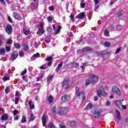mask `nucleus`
Wrapping results in <instances>:
<instances>
[{"label": "nucleus", "instance_id": "nucleus-20", "mask_svg": "<svg viewBox=\"0 0 128 128\" xmlns=\"http://www.w3.org/2000/svg\"><path fill=\"white\" fill-rule=\"evenodd\" d=\"M35 118L34 116V114H30V117L28 118L29 122H32V120H34Z\"/></svg>", "mask_w": 128, "mask_h": 128}, {"label": "nucleus", "instance_id": "nucleus-55", "mask_svg": "<svg viewBox=\"0 0 128 128\" xmlns=\"http://www.w3.org/2000/svg\"><path fill=\"white\" fill-rule=\"evenodd\" d=\"M117 29L118 30H122V26H120V25L118 26Z\"/></svg>", "mask_w": 128, "mask_h": 128}, {"label": "nucleus", "instance_id": "nucleus-59", "mask_svg": "<svg viewBox=\"0 0 128 128\" xmlns=\"http://www.w3.org/2000/svg\"><path fill=\"white\" fill-rule=\"evenodd\" d=\"M15 96H20V92H16Z\"/></svg>", "mask_w": 128, "mask_h": 128}, {"label": "nucleus", "instance_id": "nucleus-14", "mask_svg": "<svg viewBox=\"0 0 128 128\" xmlns=\"http://www.w3.org/2000/svg\"><path fill=\"white\" fill-rule=\"evenodd\" d=\"M8 114H3L1 116V120H8Z\"/></svg>", "mask_w": 128, "mask_h": 128}, {"label": "nucleus", "instance_id": "nucleus-17", "mask_svg": "<svg viewBox=\"0 0 128 128\" xmlns=\"http://www.w3.org/2000/svg\"><path fill=\"white\" fill-rule=\"evenodd\" d=\"M54 97L52 96H50L48 97V102L49 104H52L54 102Z\"/></svg>", "mask_w": 128, "mask_h": 128}, {"label": "nucleus", "instance_id": "nucleus-9", "mask_svg": "<svg viewBox=\"0 0 128 128\" xmlns=\"http://www.w3.org/2000/svg\"><path fill=\"white\" fill-rule=\"evenodd\" d=\"M46 120H48V116H46V114H44L42 117V123L43 126H46Z\"/></svg>", "mask_w": 128, "mask_h": 128}, {"label": "nucleus", "instance_id": "nucleus-53", "mask_svg": "<svg viewBox=\"0 0 128 128\" xmlns=\"http://www.w3.org/2000/svg\"><path fill=\"white\" fill-rule=\"evenodd\" d=\"M60 128H66V126L64 124H61L60 125Z\"/></svg>", "mask_w": 128, "mask_h": 128}, {"label": "nucleus", "instance_id": "nucleus-37", "mask_svg": "<svg viewBox=\"0 0 128 128\" xmlns=\"http://www.w3.org/2000/svg\"><path fill=\"white\" fill-rule=\"evenodd\" d=\"M104 46H106V48H108V46H110V43L108 42H105Z\"/></svg>", "mask_w": 128, "mask_h": 128}, {"label": "nucleus", "instance_id": "nucleus-41", "mask_svg": "<svg viewBox=\"0 0 128 128\" xmlns=\"http://www.w3.org/2000/svg\"><path fill=\"white\" fill-rule=\"evenodd\" d=\"M19 56H24V52H23L20 51L19 52Z\"/></svg>", "mask_w": 128, "mask_h": 128}, {"label": "nucleus", "instance_id": "nucleus-40", "mask_svg": "<svg viewBox=\"0 0 128 128\" xmlns=\"http://www.w3.org/2000/svg\"><path fill=\"white\" fill-rule=\"evenodd\" d=\"M12 42V39H8L7 40V44H10Z\"/></svg>", "mask_w": 128, "mask_h": 128}, {"label": "nucleus", "instance_id": "nucleus-61", "mask_svg": "<svg viewBox=\"0 0 128 128\" xmlns=\"http://www.w3.org/2000/svg\"><path fill=\"white\" fill-rule=\"evenodd\" d=\"M40 70H46V68H44V66H42L40 67Z\"/></svg>", "mask_w": 128, "mask_h": 128}, {"label": "nucleus", "instance_id": "nucleus-60", "mask_svg": "<svg viewBox=\"0 0 128 128\" xmlns=\"http://www.w3.org/2000/svg\"><path fill=\"white\" fill-rule=\"evenodd\" d=\"M114 4V0H112L110 2V6H112V4Z\"/></svg>", "mask_w": 128, "mask_h": 128}, {"label": "nucleus", "instance_id": "nucleus-25", "mask_svg": "<svg viewBox=\"0 0 128 128\" xmlns=\"http://www.w3.org/2000/svg\"><path fill=\"white\" fill-rule=\"evenodd\" d=\"M62 64H60L56 68V72H58V70H60V68H62Z\"/></svg>", "mask_w": 128, "mask_h": 128}, {"label": "nucleus", "instance_id": "nucleus-3", "mask_svg": "<svg viewBox=\"0 0 128 128\" xmlns=\"http://www.w3.org/2000/svg\"><path fill=\"white\" fill-rule=\"evenodd\" d=\"M111 94H116L118 96H122V92L120 88L116 86H113L112 88Z\"/></svg>", "mask_w": 128, "mask_h": 128}, {"label": "nucleus", "instance_id": "nucleus-30", "mask_svg": "<svg viewBox=\"0 0 128 128\" xmlns=\"http://www.w3.org/2000/svg\"><path fill=\"white\" fill-rule=\"evenodd\" d=\"M40 53H36V54H34L33 56H32L31 58H40Z\"/></svg>", "mask_w": 128, "mask_h": 128}, {"label": "nucleus", "instance_id": "nucleus-36", "mask_svg": "<svg viewBox=\"0 0 128 128\" xmlns=\"http://www.w3.org/2000/svg\"><path fill=\"white\" fill-rule=\"evenodd\" d=\"M70 18L72 22H74V16L73 14L70 15Z\"/></svg>", "mask_w": 128, "mask_h": 128}, {"label": "nucleus", "instance_id": "nucleus-12", "mask_svg": "<svg viewBox=\"0 0 128 128\" xmlns=\"http://www.w3.org/2000/svg\"><path fill=\"white\" fill-rule=\"evenodd\" d=\"M13 16L15 20H22V16L18 14L14 13Z\"/></svg>", "mask_w": 128, "mask_h": 128}, {"label": "nucleus", "instance_id": "nucleus-63", "mask_svg": "<svg viewBox=\"0 0 128 128\" xmlns=\"http://www.w3.org/2000/svg\"><path fill=\"white\" fill-rule=\"evenodd\" d=\"M80 68H82V70L84 69V64L82 66H81Z\"/></svg>", "mask_w": 128, "mask_h": 128}, {"label": "nucleus", "instance_id": "nucleus-29", "mask_svg": "<svg viewBox=\"0 0 128 128\" xmlns=\"http://www.w3.org/2000/svg\"><path fill=\"white\" fill-rule=\"evenodd\" d=\"M4 82H6V80H10V77L8 76H4L2 78Z\"/></svg>", "mask_w": 128, "mask_h": 128}, {"label": "nucleus", "instance_id": "nucleus-28", "mask_svg": "<svg viewBox=\"0 0 128 128\" xmlns=\"http://www.w3.org/2000/svg\"><path fill=\"white\" fill-rule=\"evenodd\" d=\"M24 50L25 52H28L30 48H28V45H24Z\"/></svg>", "mask_w": 128, "mask_h": 128}, {"label": "nucleus", "instance_id": "nucleus-13", "mask_svg": "<svg viewBox=\"0 0 128 128\" xmlns=\"http://www.w3.org/2000/svg\"><path fill=\"white\" fill-rule=\"evenodd\" d=\"M28 106H29L30 110H34V103L32 102V100H29Z\"/></svg>", "mask_w": 128, "mask_h": 128}, {"label": "nucleus", "instance_id": "nucleus-45", "mask_svg": "<svg viewBox=\"0 0 128 128\" xmlns=\"http://www.w3.org/2000/svg\"><path fill=\"white\" fill-rule=\"evenodd\" d=\"M10 92V88L8 87H6L5 90V92L6 94H8Z\"/></svg>", "mask_w": 128, "mask_h": 128}, {"label": "nucleus", "instance_id": "nucleus-57", "mask_svg": "<svg viewBox=\"0 0 128 128\" xmlns=\"http://www.w3.org/2000/svg\"><path fill=\"white\" fill-rule=\"evenodd\" d=\"M14 118L16 120H18V116L16 115L14 116Z\"/></svg>", "mask_w": 128, "mask_h": 128}, {"label": "nucleus", "instance_id": "nucleus-18", "mask_svg": "<svg viewBox=\"0 0 128 128\" xmlns=\"http://www.w3.org/2000/svg\"><path fill=\"white\" fill-rule=\"evenodd\" d=\"M6 54V49L4 48H2L0 49V56H2V54Z\"/></svg>", "mask_w": 128, "mask_h": 128}, {"label": "nucleus", "instance_id": "nucleus-43", "mask_svg": "<svg viewBox=\"0 0 128 128\" xmlns=\"http://www.w3.org/2000/svg\"><path fill=\"white\" fill-rule=\"evenodd\" d=\"M61 100L63 102H66V96H62Z\"/></svg>", "mask_w": 128, "mask_h": 128}, {"label": "nucleus", "instance_id": "nucleus-22", "mask_svg": "<svg viewBox=\"0 0 128 128\" xmlns=\"http://www.w3.org/2000/svg\"><path fill=\"white\" fill-rule=\"evenodd\" d=\"M93 106L92 104L90 103L86 106V110H90V108H92Z\"/></svg>", "mask_w": 128, "mask_h": 128}, {"label": "nucleus", "instance_id": "nucleus-47", "mask_svg": "<svg viewBox=\"0 0 128 128\" xmlns=\"http://www.w3.org/2000/svg\"><path fill=\"white\" fill-rule=\"evenodd\" d=\"M22 80H24L25 82H28V78H26V76H22Z\"/></svg>", "mask_w": 128, "mask_h": 128}, {"label": "nucleus", "instance_id": "nucleus-39", "mask_svg": "<svg viewBox=\"0 0 128 128\" xmlns=\"http://www.w3.org/2000/svg\"><path fill=\"white\" fill-rule=\"evenodd\" d=\"M66 100H70V95H66Z\"/></svg>", "mask_w": 128, "mask_h": 128}, {"label": "nucleus", "instance_id": "nucleus-6", "mask_svg": "<svg viewBox=\"0 0 128 128\" xmlns=\"http://www.w3.org/2000/svg\"><path fill=\"white\" fill-rule=\"evenodd\" d=\"M76 94L77 96H80L83 98V100H85L84 93V92H80V88L78 86L76 87Z\"/></svg>", "mask_w": 128, "mask_h": 128}, {"label": "nucleus", "instance_id": "nucleus-2", "mask_svg": "<svg viewBox=\"0 0 128 128\" xmlns=\"http://www.w3.org/2000/svg\"><path fill=\"white\" fill-rule=\"evenodd\" d=\"M97 94L98 96H108V94L104 92V86H100L99 90H97Z\"/></svg>", "mask_w": 128, "mask_h": 128}, {"label": "nucleus", "instance_id": "nucleus-31", "mask_svg": "<svg viewBox=\"0 0 128 128\" xmlns=\"http://www.w3.org/2000/svg\"><path fill=\"white\" fill-rule=\"evenodd\" d=\"M80 4V8H84V6H86V4L84 2V1L82 0Z\"/></svg>", "mask_w": 128, "mask_h": 128}, {"label": "nucleus", "instance_id": "nucleus-46", "mask_svg": "<svg viewBox=\"0 0 128 128\" xmlns=\"http://www.w3.org/2000/svg\"><path fill=\"white\" fill-rule=\"evenodd\" d=\"M18 100H20V98H16L15 100V104H18Z\"/></svg>", "mask_w": 128, "mask_h": 128}, {"label": "nucleus", "instance_id": "nucleus-24", "mask_svg": "<svg viewBox=\"0 0 128 128\" xmlns=\"http://www.w3.org/2000/svg\"><path fill=\"white\" fill-rule=\"evenodd\" d=\"M70 124V126H71L72 128H74V126H76V122L74 121L71 122Z\"/></svg>", "mask_w": 128, "mask_h": 128}, {"label": "nucleus", "instance_id": "nucleus-42", "mask_svg": "<svg viewBox=\"0 0 128 128\" xmlns=\"http://www.w3.org/2000/svg\"><path fill=\"white\" fill-rule=\"evenodd\" d=\"M26 74V69H25L23 72H21V76H24Z\"/></svg>", "mask_w": 128, "mask_h": 128}, {"label": "nucleus", "instance_id": "nucleus-38", "mask_svg": "<svg viewBox=\"0 0 128 128\" xmlns=\"http://www.w3.org/2000/svg\"><path fill=\"white\" fill-rule=\"evenodd\" d=\"M52 60V57L48 56L46 58V60L48 62H50V60Z\"/></svg>", "mask_w": 128, "mask_h": 128}, {"label": "nucleus", "instance_id": "nucleus-48", "mask_svg": "<svg viewBox=\"0 0 128 128\" xmlns=\"http://www.w3.org/2000/svg\"><path fill=\"white\" fill-rule=\"evenodd\" d=\"M6 52H10V46H6Z\"/></svg>", "mask_w": 128, "mask_h": 128}, {"label": "nucleus", "instance_id": "nucleus-62", "mask_svg": "<svg viewBox=\"0 0 128 128\" xmlns=\"http://www.w3.org/2000/svg\"><path fill=\"white\" fill-rule=\"evenodd\" d=\"M106 106H110V102H107L106 104Z\"/></svg>", "mask_w": 128, "mask_h": 128}, {"label": "nucleus", "instance_id": "nucleus-27", "mask_svg": "<svg viewBox=\"0 0 128 128\" xmlns=\"http://www.w3.org/2000/svg\"><path fill=\"white\" fill-rule=\"evenodd\" d=\"M26 122V116H23L22 118L21 122L22 124H24V122Z\"/></svg>", "mask_w": 128, "mask_h": 128}, {"label": "nucleus", "instance_id": "nucleus-54", "mask_svg": "<svg viewBox=\"0 0 128 128\" xmlns=\"http://www.w3.org/2000/svg\"><path fill=\"white\" fill-rule=\"evenodd\" d=\"M120 52V48H118L116 52H115V54H118V52Z\"/></svg>", "mask_w": 128, "mask_h": 128}, {"label": "nucleus", "instance_id": "nucleus-52", "mask_svg": "<svg viewBox=\"0 0 128 128\" xmlns=\"http://www.w3.org/2000/svg\"><path fill=\"white\" fill-rule=\"evenodd\" d=\"M48 10H54V8L53 6H50V7H48Z\"/></svg>", "mask_w": 128, "mask_h": 128}, {"label": "nucleus", "instance_id": "nucleus-35", "mask_svg": "<svg viewBox=\"0 0 128 128\" xmlns=\"http://www.w3.org/2000/svg\"><path fill=\"white\" fill-rule=\"evenodd\" d=\"M104 34L106 36H110V32H108V31L107 30L104 31Z\"/></svg>", "mask_w": 128, "mask_h": 128}, {"label": "nucleus", "instance_id": "nucleus-58", "mask_svg": "<svg viewBox=\"0 0 128 128\" xmlns=\"http://www.w3.org/2000/svg\"><path fill=\"white\" fill-rule=\"evenodd\" d=\"M0 3L2 4H6V2H4V0H0Z\"/></svg>", "mask_w": 128, "mask_h": 128}, {"label": "nucleus", "instance_id": "nucleus-8", "mask_svg": "<svg viewBox=\"0 0 128 128\" xmlns=\"http://www.w3.org/2000/svg\"><path fill=\"white\" fill-rule=\"evenodd\" d=\"M18 56V52H14L12 53L10 56V60H14Z\"/></svg>", "mask_w": 128, "mask_h": 128}, {"label": "nucleus", "instance_id": "nucleus-64", "mask_svg": "<svg viewBox=\"0 0 128 128\" xmlns=\"http://www.w3.org/2000/svg\"><path fill=\"white\" fill-rule=\"evenodd\" d=\"M94 100L96 102V100H98V96H95L94 97Z\"/></svg>", "mask_w": 128, "mask_h": 128}, {"label": "nucleus", "instance_id": "nucleus-11", "mask_svg": "<svg viewBox=\"0 0 128 128\" xmlns=\"http://www.w3.org/2000/svg\"><path fill=\"white\" fill-rule=\"evenodd\" d=\"M51 114H52L53 116H56V114H58V112H56V107L55 106H53L51 108Z\"/></svg>", "mask_w": 128, "mask_h": 128}, {"label": "nucleus", "instance_id": "nucleus-16", "mask_svg": "<svg viewBox=\"0 0 128 128\" xmlns=\"http://www.w3.org/2000/svg\"><path fill=\"white\" fill-rule=\"evenodd\" d=\"M115 114H116V119L120 120V111L116 110Z\"/></svg>", "mask_w": 128, "mask_h": 128}, {"label": "nucleus", "instance_id": "nucleus-51", "mask_svg": "<svg viewBox=\"0 0 128 128\" xmlns=\"http://www.w3.org/2000/svg\"><path fill=\"white\" fill-rule=\"evenodd\" d=\"M74 67L76 68H78V63H74Z\"/></svg>", "mask_w": 128, "mask_h": 128}, {"label": "nucleus", "instance_id": "nucleus-19", "mask_svg": "<svg viewBox=\"0 0 128 128\" xmlns=\"http://www.w3.org/2000/svg\"><path fill=\"white\" fill-rule=\"evenodd\" d=\"M94 2L95 4L96 10H98V2H100V1H98V0H94Z\"/></svg>", "mask_w": 128, "mask_h": 128}, {"label": "nucleus", "instance_id": "nucleus-34", "mask_svg": "<svg viewBox=\"0 0 128 128\" xmlns=\"http://www.w3.org/2000/svg\"><path fill=\"white\" fill-rule=\"evenodd\" d=\"M62 29V26H58V28L57 30H56V34H58L60 32V30Z\"/></svg>", "mask_w": 128, "mask_h": 128}, {"label": "nucleus", "instance_id": "nucleus-50", "mask_svg": "<svg viewBox=\"0 0 128 128\" xmlns=\"http://www.w3.org/2000/svg\"><path fill=\"white\" fill-rule=\"evenodd\" d=\"M90 82L88 80H86V86H88L90 84Z\"/></svg>", "mask_w": 128, "mask_h": 128}, {"label": "nucleus", "instance_id": "nucleus-23", "mask_svg": "<svg viewBox=\"0 0 128 128\" xmlns=\"http://www.w3.org/2000/svg\"><path fill=\"white\" fill-rule=\"evenodd\" d=\"M90 50H92V48L89 47L84 48L82 50L83 52H90Z\"/></svg>", "mask_w": 128, "mask_h": 128}, {"label": "nucleus", "instance_id": "nucleus-44", "mask_svg": "<svg viewBox=\"0 0 128 128\" xmlns=\"http://www.w3.org/2000/svg\"><path fill=\"white\" fill-rule=\"evenodd\" d=\"M13 114H14V116H16V114H18V111L16 110H14L13 112Z\"/></svg>", "mask_w": 128, "mask_h": 128}, {"label": "nucleus", "instance_id": "nucleus-49", "mask_svg": "<svg viewBox=\"0 0 128 128\" xmlns=\"http://www.w3.org/2000/svg\"><path fill=\"white\" fill-rule=\"evenodd\" d=\"M47 20L48 22H52V18L50 16H48L47 18Z\"/></svg>", "mask_w": 128, "mask_h": 128}, {"label": "nucleus", "instance_id": "nucleus-56", "mask_svg": "<svg viewBox=\"0 0 128 128\" xmlns=\"http://www.w3.org/2000/svg\"><path fill=\"white\" fill-rule=\"evenodd\" d=\"M8 20L10 22H12V18H10V16H8Z\"/></svg>", "mask_w": 128, "mask_h": 128}, {"label": "nucleus", "instance_id": "nucleus-15", "mask_svg": "<svg viewBox=\"0 0 128 128\" xmlns=\"http://www.w3.org/2000/svg\"><path fill=\"white\" fill-rule=\"evenodd\" d=\"M100 111H95L93 116H94L95 118H100Z\"/></svg>", "mask_w": 128, "mask_h": 128}, {"label": "nucleus", "instance_id": "nucleus-32", "mask_svg": "<svg viewBox=\"0 0 128 128\" xmlns=\"http://www.w3.org/2000/svg\"><path fill=\"white\" fill-rule=\"evenodd\" d=\"M14 46L16 48H20V44H18V43L14 44Z\"/></svg>", "mask_w": 128, "mask_h": 128}, {"label": "nucleus", "instance_id": "nucleus-10", "mask_svg": "<svg viewBox=\"0 0 128 128\" xmlns=\"http://www.w3.org/2000/svg\"><path fill=\"white\" fill-rule=\"evenodd\" d=\"M12 27L10 25H8L6 27V32L8 34H12Z\"/></svg>", "mask_w": 128, "mask_h": 128}, {"label": "nucleus", "instance_id": "nucleus-7", "mask_svg": "<svg viewBox=\"0 0 128 128\" xmlns=\"http://www.w3.org/2000/svg\"><path fill=\"white\" fill-rule=\"evenodd\" d=\"M62 86L65 90H68L70 88V85L68 84V80H64L62 82Z\"/></svg>", "mask_w": 128, "mask_h": 128}, {"label": "nucleus", "instance_id": "nucleus-21", "mask_svg": "<svg viewBox=\"0 0 128 128\" xmlns=\"http://www.w3.org/2000/svg\"><path fill=\"white\" fill-rule=\"evenodd\" d=\"M84 17V12H81L78 16V18H82Z\"/></svg>", "mask_w": 128, "mask_h": 128}, {"label": "nucleus", "instance_id": "nucleus-5", "mask_svg": "<svg viewBox=\"0 0 128 128\" xmlns=\"http://www.w3.org/2000/svg\"><path fill=\"white\" fill-rule=\"evenodd\" d=\"M38 31L37 32V34L39 36H42L44 34V23H40L38 25Z\"/></svg>", "mask_w": 128, "mask_h": 128}, {"label": "nucleus", "instance_id": "nucleus-26", "mask_svg": "<svg viewBox=\"0 0 128 128\" xmlns=\"http://www.w3.org/2000/svg\"><path fill=\"white\" fill-rule=\"evenodd\" d=\"M52 76L50 75L48 76L47 78V82L48 84L50 80H52Z\"/></svg>", "mask_w": 128, "mask_h": 128}, {"label": "nucleus", "instance_id": "nucleus-1", "mask_svg": "<svg viewBox=\"0 0 128 128\" xmlns=\"http://www.w3.org/2000/svg\"><path fill=\"white\" fill-rule=\"evenodd\" d=\"M68 108H64L62 107H60L57 111V114H59V116H62V114H68Z\"/></svg>", "mask_w": 128, "mask_h": 128}, {"label": "nucleus", "instance_id": "nucleus-4", "mask_svg": "<svg viewBox=\"0 0 128 128\" xmlns=\"http://www.w3.org/2000/svg\"><path fill=\"white\" fill-rule=\"evenodd\" d=\"M89 78L91 84H96V82H98V75L90 74L89 75Z\"/></svg>", "mask_w": 128, "mask_h": 128}, {"label": "nucleus", "instance_id": "nucleus-33", "mask_svg": "<svg viewBox=\"0 0 128 128\" xmlns=\"http://www.w3.org/2000/svg\"><path fill=\"white\" fill-rule=\"evenodd\" d=\"M24 32L26 34V36H28L30 34V30L24 29Z\"/></svg>", "mask_w": 128, "mask_h": 128}]
</instances>
